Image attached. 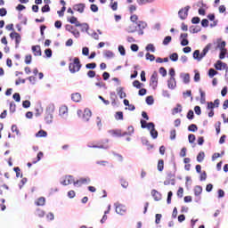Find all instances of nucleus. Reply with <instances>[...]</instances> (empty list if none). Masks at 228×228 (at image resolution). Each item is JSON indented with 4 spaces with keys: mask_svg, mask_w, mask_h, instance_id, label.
<instances>
[{
    "mask_svg": "<svg viewBox=\"0 0 228 228\" xmlns=\"http://www.w3.org/2000/svg\"><path fill=\"white\" fill-rule=\"evenodd\" d=\"M81 67H83V65L77 57L74 58L73 61L69 64V69L71 74L79 72V70H81Z\"/></svg>",
    "mask_w": 228,
    "mask_h": 228,
    "instance_id": "f257e3e1",
    "label": "nucleus"
},
{
    "mask_svg": "<svg viewBox=\"0 0 228 228\" xmlns=\"http://www.w3.org/2000/svg\"><path fill=\"white\" fill-rule=\"evenodd\" d=\"M209 49H211V44H208L206 45V47L202 50L201 53L200 50H195L193 53L194 60L200 61L202 60V58H205L206 54H208V53H209Z\"/></svg>",
    "mask_w": 228,
    "mask_h": 228,
    "instance_id": "f03ea898",
    "label": "nucleus"
},
{
    "mask_svg": "<svg viewBox=\"0 0 228 228\" xmlns=\"http://www.w3.org/2000/svg\"><path fill=\"white\" fill-rule=\"evenodd\" d=\"M190 5H187L178 12V16L182 20H186V19H188V12H190Z\"/></svg>",
    "mask_w": 228,
    "mask_h": 228,
    "instance_id": "7ed1b4c3",
    "label": "nucleus"
},
{
    "mask_svg": "<svg viewBox=\"0 0 228 228\" xmlns=\"http://www.w3.org/2000/svg\"><path fill=\"white\" fill-rule=\"evenodd\" d=\"M53 113H54V106H50L46 109L45 112V120L49 124L50 122H53Z\"/></svg>",
    "mask_w": 228,
    "mask_h": 228,
    "instance_id": "20e7f679",
    "label": "nucleus"
},
{
    "mask_svg": "<svg viewBox=\"0 0 228 228\" xmlns=\"http://www.w3.org/2000/svg\"><path fill=\"white\" fill-rule=\"evenodd\" d=\"M150 86L156 90L158 88V72L154 71L150 78Z\"/></svg>",
    "mask_w": 228,
    "mask_h": 228,
    "instance_id": "39448f33",
    "label": "nucleus"
},
{
    "mask_svg": "<svg viewBox=\"0 0 228 228\" xmlns=\"http://www.w3.org/2000/svg\"><path fill=\"white\" fill-rule=\"evenodd\" d=\"M11 38L15 39V44H16V49L19 47V45L20 44L22 37H20V34L17 32H12L10 34Z\"/></svg>",
    "mask_w": 228,
    "mask_h": 228,
    "instance_id": "423d86ee",
    "label": "nucleus"
},
{
    "mask_svg": "<svg viewBox=\"0 0 228 228\" xmlns=\"http://www.w3.org/2000/svg\"><path fill=\"white\" fill-rule=\"evenodd\" d=\"M90 178L86 177V178H79L77 181L73 182L74 186H83V184H88V183H90Z\"/></svg>",
    "mask_w": 228,
    "mask_h": 228,
    "instance_id": "0eeeda50",
    "label": "nucleus"
},
{
    "mask_svg": "<svg viewBox=\"0 0 228 228\" xmlns=\"http://www.w3.org/2000/svg\"><path fill=\"white\" fill-rule=\"evenodd\" d=\"M137 28L139 29L138 35H143V30L147 28V22L145 21H137L136 22Z\"/></svg>",
    "mask_w": 228,
    "mask_h": 228,
    "instance_id": "6e6552de",
    "label": "nucleus"
},
{
    "mask_svg": "<svg viewBox=\"0 0 228 228\" xmlns=\"http://www.w3.org/2000/svg\"><path fill=\"white\" fill-rule=\"evenodd\" d=\"M110 134H111L112 136H127V132H124L122 133V130H118V129H115V130H110Z\"/></svg>",
    "mask_w": 228,
    "mask_h": 228,
    "instance_id": "1a4fd4ad",
    "label": "nucleus"
},
{
    "mask_svg": "<svg viewBox=\"0 0 228 228\" xmlns=\"http://www.w3.org/2000/svg\"><path fill=\"white\" fill-rule=\"evenodd\" d=\"M85 8H86L85 4H77L73 6V10L75 12H78V13H83L85 12Z\"/></svg>",
    "mask_w": 228,
    "mask_h": 228,
    "instance_id": "9d476101",
    "label": "nucleus"
},
{
    "mask_svg": "<svg viewBox=\"0 0 228 228\" xmlns=\"http://www.w3.org/2000/svg\"><path fill=\"white\" fill-rule=\"evenodd\" d=\"M167 86L170 90H174L175 86H177V81H175V77H169L167 80Z\"/></svg>",
    "mask_w": 228,
    "mask_h": 228,
    "instance_id": "9b49d317",
    "label": "nucleus"
},
{
    "mask_svg": "<svg viewBox=\"0 0 228 228\" xmlns=\"http://www.w3.org/2000/svg\"><path fill=\"white\" fill-rule=\"evenodd\" d=\"M72 183H74V177L72 175H68L65 176L61 184H63V186H69V184H72Z\"/></svg>",
    "mask_w": 228,
    "mask_h": 228,
    "instance_id": "f8f14e48",
    "label": "nucleus"
},
{
    "mask_svg": "<svg viewBox=\"0 0 228 228\" xmlns=\"http://www.w3.org/2000/svg\"><path fill=\"white\" fill-rule=\"evenodd\" d=\"M92 118V110L90 109H85L84 114H83V118L85 122H88L90 118Z\"/></svg>",
    "mask_w": 228,
    "mask_h": 228,
    "instance_id": "ddd939ff",
    "label": "nucleus"
},
{
    "mask_svg": "<svg viewBox=\"0 0 228 228\" xmlns=\"http://www.w3.org/2000/svg\"><path fill=\"white\" fill-rule=\"evenodd\" d=\"M180 38H182L181 45H183V47L188 45V44H190V41H188L187 33L181 34Z\"/></svg>",
    "mask_w": 228,
    "mask_h": 228,
    "instance_id": "4468645a",
    "label": "nucleus"
},
{
    "mask_svg": "<svg viewBox=\"0 0 228 228\" xmlns=\"http://www.w3.org/2000/svg\"><path fill=\"white\" fill-rule=\"evenodd\" d=\"M216 70H222V69H227V64L222 61H217L215 64Z\"/></svg>",
    "mask_w": 228,
    "mask_h": 228,
    "instance_id": "2eb2a0df",
    "label": "nucleus"
},
{
    "mask_svg": "<svg viewBox=\"0 0 228 228\" xmlns=\"http://www.w3.org/2000/svg\"><path fill=\"white\" fill-rule=\"evenodd\" d=\"M32 52L36 56H42V49L40 48V45L32 46Z\"/></svg>",
    "mask_w": 228,
    "mask_h": 228,
    "instance_id": "dca6fc26",
    "label": "nucleus"
},
{
    "mask_svg": "<svg viewBox=\"0 0 228 228\" xmlns=\"http://www.w3.org/2000/svg\"><path fill=\"white\" fill-rule=\"evenodd\" d=\"M71 101H73V102H81V94L79 93L72 94Z\"/></svg>",
    "mask_w": 228,
    "mask_h": 228,
    "instance_id": "f3484780",
    "label": "nucleus"
},
{
    "mask_svg": "<svg viewBox=\"0 0 228 228\" xmlns=\"http://www.w3.org/2000/svg\"><path fill=\"white\" fill-rule=\"evenodd\" d=\"M68 22H70V24H75L76 28H79V20H77V18L75 16L68 18Z\"/></svg>",
    "mask_w": 228,
    "mask_h": 228,
    "instance_id": "a211bd4d",
    "label": "nucleus"
},
{
    "mask_svg": "<svg viewBox=\"0 0 228 228\" xmlns=\"http://www.w3.org/2000/svg\"><path fill=\"white\" fill-rule=\"evenodd\" d=\"M151 195L154 200H161V193L158 192V191L156 190L151 191Z\"/></svg>",
    "mask_w": 228,
    "mask_h": 228,
    "instance_id": "6ab92c4d",
    "label": "nucleus"
},
{
    "mask_svg": "<svg viewBox=\"0 0 228 228\" xmlns=\"http://www.w3.org/2000/svg\"><path fill=\"white\" fill-rule=\"evenodd\" d=\"M36 206H45V198L40 197L35 201Z\"/></svg>",
    "mask_w": 228,
    "mask_h": 228,
    "instance_id": "aec40b11",
    "label": "nucleus"
},
{
    "mask_svg": "<svg viewBox=\"0 0 228 228\" xmlns=\"http://www.w3.org/2000/svg\"><path fill=\"white\" fill-rule=\"evenodd\" d=\"M47 136V132L45 130H39L36 134V138H45Z\"/></svg>",
    "mask_w": 228,
    "mask_h": 228,
    "instance_id": "412c9836",
    "label": "nucleus"
},
{
    "mask_svg": "<svg viewBox=\"0 0 228 228\" xmlns=\"http://www.w3.org/2000/svg\"><path fill=\"white\" fill-rule=\"evenodd\" d=\"M157 168H158L159 172H163V170L165 168V161L163 159L159 160Z\"/></svg>",
    "mask_w": 228,
    "mask_h": 228,
    "instance_id": "4be33fe9",
    "label": "nucleus"
},
{
    "mask_svg": "<svg viewBox=\"0 0 228 228\" xmlns=\"http://www.w3.org/2000/svg\"><path fill=\"white\" fill-rule=\"evenodd\" d=\"M200 193H202V186L197 185L194 187V195L195 197H200Z\"/></svg>",
    "mask_w": 228,
    "mask_h": 228,
    "instance_id": "5701e85b",
    "label": "nucleus"
},
{
    "mask_svg": "<svg viewBox=\"0 0 228 228\" xmlns=\"http://www.w3.org/2000/svg\"><path fill=\"white\" fill-rule=\"evenodd\" d=\"M204 158H206V154L204 151H200L197 156V162L202 163L204 161Z\"/></svg>",
    "mask_w": 228,
    "mask_h": 228,
    "instance_id": "b1692460",
    "label": "nucleus"
},
{
    "mask_svg": "<svg viewBox=\"0 0 228 228\" xmlns=\"http://www.w3.org/2000/svg\"><path fill=\"white\" fill-rule=\"evenodd\" d=\"M59 113L61 116L66 115V113H69V108L65 105H62L59 110Z\"/></svg>",
    "mask_w": 228,
    "mask_h": 228,
    "instance_id": "393cba45",
    "label": "nucleus"
},
{
    "mask_svg": "<svg viewBox=\"0 0 228 228\" xmlns=\"http://www.w3.org/2000/svg\"><path fill=\"white\" fill-rule=\"evenodd\" d=\"M36 216H38L39 218H44L45 216V211L43 209L37 208L36 210Z\"/></svg>",
    "mask_w": 228,
    "mask_h": 228,
    "instance_id": "a878e982",
    "label": "nucleus"
},
{
    "mask_svg": "<svg viewBox=\"0 0 228 228\" xmlns=\"http://www.w3.org/2000/svg\"><path fill=\"white\" fill-rule=\"evenodd\" d=\"M88 147H90V148H92V149H108V147L105 146V145L102 144V143L88 145Z\"/></svg>",
    "mask_w": 228,
    "mask_h": 228,
    "instance_id": "bb28decb",
    "label": "nucleus"
},
{
    "mask_svg": "<svg viewBox=\"0 0 228 228\" xmlns=\"http://www.w3.org/2000/svg\"><path fill=\"white\" fill-rule=\"evenodd\" d=\"M181 111H183V106L177 104L176 107L173 109V115H177V113H181Z\"/></svg>",
    "mask_w": 228,
    "mask_h": 228,
    "instance_id": "cd10ccee",
    "label": "nucleus"
},
{
    "mask_svg": "<svg viewBox=\"0 0 228 228\" xmlns=\"http://www.w3.org/2000/svg\"><path fill=\"white\" fill-rule=\"evenodd\" d=\"M118 94L119 95L120 99H126V93L124 92V87H119V88L118 89Z\"/></svg>",
    "mask_w": 228,
    "mask_h": 228,
    "instance_id": "c85d7f7f",
    "label": "nucleus"
},
{
    "mask_svg": "<svg viewBox=\"0 0 228 228\" xmlns=\"http://www.w3.org/2000/svg\"><path fill=\"white\" fill-rule=\"evenodd\" d=\"M78 28H81V31L85 32V31H88L89 29V26L88 23H79Z\"/></svg>",
    "mask_w": 228,
    "mask_h": 228,
    "instance_id": "c756f323",
    "label": "nucleus"
},
{
    "mask_svg": "<svg viewBox=\"0 0 228 228\" xmlns=\"http://www.w3.org/2000/svg\"><path fill=\"white\" fill-rule=\"evenodd\" d=\"M115 118L116 120H124V112L122 111L116 112Z\"/></svg>",
    "mask_w": 228,
    "mask_h": 228,
    "instance_id": "7c9ffc66",
    "label": "nucleus"
},
{
    "mask_svg": "<svg viewBox=\"0 0 228 228\" xmlns=\"http://www.w3.org/2000/svg\"><path fill=\"white\" fill-rule=\"evenodd\" d=\"M188 131H191V133H196V131H199V127L195 124H191L188 126Z\"/></svg>",
    "mask_w": 228,
    "mask_h": 228,
    "instance_id": "2f4dec72",
    "label": "nucleus"
},
{
    "mask_svg": "<svg viewBox=\"0 0 228 228\" xmlns=\"http://www.w3.org/2000/svg\"><path fill=\"white\" fill-rule=\"evenodd\" d=\"M182 77L185 85H188V83H190V74L188 73L183 74Z\"/></svg>",
    "mask_w": 228,
    "mask_h": 228,
    "instance_id": "473e14b6",
    "label": "nucleus"
},
{
    "mask_svg": "<svg viewBox=\"0 0 228 228\" xmlns=\"http://www.w3.org/2000/svg\"><path fill=\"white\" fill-rule=\"evenodd\" d=\"M116 213H118V215H124V213H126V209H124L122 206H118L116 207Z\"/></svg>",
    "mask_w": 228,
    "mask_h": 228,
    "instance_id": "72a5a7b5",
    "label": "nucleus"
},
{
    "mask_svg": "<svg viewBox=\"0 0 228 228\" xmlns=\"http://www.w3.org/2000/svg\"><path fill=\"white\" fill-rule=\"evenodd\" d=\"M103 55L105 56V58H113V56H115V54L113 53V52L110 51V50H106L103 53Z\"/></svg>",
    "mask_w": 228,
    "mask_h": 228,
    "instance_id": "f704fd0d",
    "label": "nucleus"
},
{
    "mask_svg": "<svg viewBox=\"0 0 228 228\" xmlns=\"http://www.w3.org/2000/svg\"><path fill=\"white\" fill-rule=\"evenodd\" d=\"M133 86H134V88H137L140 90V88H142V86H143V84H142L140 81L138 80H134L133 82Z\"/></svg>",
    "mask_w": 228,
    "mask_h": 228,
    "instance_id": "c9c22d12",
    "label": "nucleus"
},
{
    "mask_svg": "<svg viewBox=\"0 0 228 228\" xmlns=\"http://www.w3.org/2000/svg\"><path fill=\"white\" fill-rule=\"evenodd\" d=\"M42 158H44V152L39 151V152L37 153V159L34 160V161H32V163H33V164L38 163V161H40V159H42Z\"/></svg>",
    "mask_w": 228,
    "mask_h": 228,
    "instance_id": "e433bc0d",
    "label": "nucleus"
},
{
    "mask_svg": "<svg viewBox=\"0 0 228 228\" xmlns=\"http://www.w3.org/2000/svg\"><path fill=\"white\" fill-rule=\"evenodd\" d=\"M136 29H137L136 26L130 25L127 28V33H136Z\"/></svg>",
    "mask_w": 228,
    "mask_h": 228,
    "instance_id": "4c0bfd02",
    "label": "nucleus"
},
{
    "mask_svg": "<svg viewBox=\"0 0 228 228\" xmlns=\"http://www.w3.org/2000/svg\"><path fill=\"white\" fill-rule=\"evenodd\" d=\"M172 42V37L167 36L163 40V45H168Z\"/></svg>",
    "mask_w": 228,
    "mask_h": 228,
    "instance_id": "58836bf2",
    "label": "nucleus"
},
{
    "mask_svg": "<svg viewBox=\"0 0 228 228\" xmlns=\"http://www.w3.org/2000/svg\"><path fill=\"white\" fill-rule=\"evenodd\" d=\"M169 58L172 61H177V60H179V54H177V53H174L169 56Z\"/></svg>",
    "mask_w": 228,
    "mask_h": 228,
    "instance_id": "ea45409f",
    "label": "nucleus"
},
{
    "mask_svg": "<svg viewBox=\"0 0 228 228\" xmlns=\"http://www.w3.org/2000/svg\"><path fill=\"white\" fill-rule=\"evenodd\" d=\"M146 51H151V53H156V47H154V45L149 44L146 46Z\"/></svg>",
    "mask_w": 228,
    "mask_h": 228,
    "instance_id": "a19ab883",
    "label": "nucleus"
},
{
    "mask_svg": "<svg viewBox=\"0 0 228 228\" xmlns=\"http://www.w3.org/2000/svg\"><path fill=\"white\" fill-rule=\"evenodd\" d=\"M216 74H218V71L215 70V69H210L208 70L209 77H215V76H216Z\"/></svg>",
    "mask_w": 228,
    "mask_h": 228,
    "instance_id": "79ce46f5",
    "label": "nucleus"
},
{
    "mask_svg": "<svg viewBox=\"0 0 228 228\" xmlns=\"http://www.w3.org/2000/svg\"><path fill=\"white\" fill-rule=\"evenodd\" d=\"M65 29H66V31H69V33H72V31H74L76 29V28H74V26H72L70 24H67V25H65Z\"/></svg>",
    "mask_w": 228,
    "mask_h": 228,
    "instance_id": "37998d69",
    "label": "nucleus"
},
{
    "mask_svg": "<svg viewBox=\"0 0 228 228\" xmlns=\"http://www.w3.org/2000/svg\"><path fill=\"white\" fill-rule=\"evenodd\" d=\"M65 29H66V31H69V33H72V31H74L76 29V28H74V26H72L70 24H67V25H65Z\"/></svg>",
    "mask_w": 228,
    "mask_h": 228,
    "instance_id": "c03bdc74",
    "label": "nucleus"
},
{
    "mask_svg": "<svg viewBox=\"0 0 228 228\" xmlns=\"http://www.w3.org/2000/svg\"><path fill=\"white\" fill-rule=\"evenodd\" d=\"M145 57L146 60H150V61H154V60H156V56H154V54H151L150 53H147Z\"/></svg>",
    "mask_w": 228,
    "mask_h": 228,
    "instance_id": "a18cd8bd",
    "label": "nucleus"
},
{
    "mask_svg": "<svg viewBox=\"0 0 228 228\" xmlns=\"http://www.w3.org/2000/svg\"><path fill=\"white\" fill-rule=\"evenodd\" d=\"M33 60V57L31 56V54H28L25 56V63L26 65H29V63H31V61Z\"/></svg>",
    "mask_w": 228,
    "mask_h": 228,
    "instance_id": "49530a36",
    "label": "nucleus"
},
{
    "mask_svg": "<svg viewBox=\"0 0 228 228\" xmlns=\"http://www.w3.org/2000/svg\"><path fill=\"white\" fill-rule=\"evenodd\" d=\"M120 184L123 188H127V186H129V182L126 181V179L122 178L120 180Z\"/></svg>",
    "mask_w": 228,
    "mask_h": 228,
    "instance_id": "de8ad7c7",
    "label": "nucleus"
},
{
    "mask_svg": "<svg viewBox=\"0 0 228 228\" xmlns=\"http://www.w3.org/2000/svg\"><path fill=\"white\" fill-rule=\"evenodd\" d=\"M146 102L147 104H149V106L154 104V97L152 96L146 97Z\"/></svg>",
    "mask_w": 228,
    "mask_h": 228,
    "instance_id": "09e8293b",
    "label": "nucleus"
},
{
    "mask_svg": "<svg viewBox=\"0 0 228 228\" xmlns=\"http://www.w3.org/2000/svg\"><path fill=\"white\" fill-rule=\"evenodd\" d=\"M41 12L43 13H46L47 12H51V7L49 6V4H45L42 7Z\"/></svg>",
    "mask_w": 228,
    "mask_h": 228,
    "instance_id": "8fccbe9b",
    "label": "nucleus"
},
{
    "mask_svg": "<svg viewBox=\"0 0 228 228\" xmlns=\"http://www.w3.org/2000/svg\"><path fill=\"white\" fill-rule=\"evenodd\" d=\"M220 54H219V58L220 60H224V58H225V54H227V49H223L220 50Z\"/></svg>",
    "mask_w": 228,
    "mask_h": 228,
    "instance_id": "3c124183",
    "label": "nucleus"
},
{
    "mask_svg": "<svg viewBox=\"0 0 228 228\" xmlns=\"http://www.w3.org/2000/svg\"><path fill=\"white\" fill-rule=\"evenodd\" d=\"M13 170L16 173V177H22V174H20V167H16Z\"/></svg>",
    "mask_w": 228,
    "mask_h": 228,
    "instance_id": "603ef678",
    "label": "nucleus"
},
{
    "mask_svg": "<svg viewBox=\"0 0 228 228\" xmlns=\"http://www.w3.org/2000/svg\"><path fill=\"white\" fill-rule=\"evenodd\" d=\"M151 135L152 136V138L154 140H156V138H158V132H157L156 128H152L151 130Z\"/></svg>",
    "mask_w": 228,
    "mask_h": 228,
    "instance_id": "864d4df0",
    "label": "nucleus"
},
{
    "mask_svg": "<svg viewBox=\"0 0 228 228\" xmlns=\"http://www.w3.org/2000/svg\"><path fill=\"white\" fill-rule=\"evenodd\" d=\"M159 74H161L162 77H166L167 69L164 67L159 68Z\"/></svg>",
    "mask_w": 228,
    "mask_h": 228,
    "instance_id": "5fc2aeb1",
    "label": "nucleus"
},
{
    "mask_svg": "<svg viewBox=\"0 0 228 228\" xmlns=\"http://www.w3.org/2000/svg\"><path fill=\"white\" fill-rule=\"evenodd\" d=\"M71 34L75 37V38H79V37H81V33H79V30L77 28H75Z\"/></svg>",
    "mask_w": 228,
    "mask_h": 228,
    "instance_id": "6e6d98bb",
    "label": "nucleus"
},
{
    "mask_svg": "<svg viewBox=\"0 0 228 228\" xmlns=\"http://www.w3.org/2000/svg\"><path fill=\"white\" fill-rule=\"evenodd\" d=\"M12 99H14V101H16V102H20V94L19 93H15L12 95Z\"/></svg>",
    "mask_w": 228,
    "mask_h": 228,
    "instance_id": "4d7b16f0",
    "label": "nucleus"
},
{
    "mask_svg": "<svg viewBox=\"0 0 228 228\" xmlns=\"http://www.w3.org/2000/svg\"><path fill=\"white\" fill-rule=\"evenodd\" d=\"M90 10L95 13V12H99V7L97 6V4H93L90 6Z\"/></svg>",
    "mask_w": 228,
    "mask_h": 228,
    "instance_id": "13d9d810",
    "label": "nucleus"
},
{
    "mask_svg": "<svg viewBox=\"0 0 228 228\" xmlns=\"http://www.w3.org/2000/svg\"><path fill=\"white\" fill-rule=\"evenodd\" d=\"M225 45H226L225 41H222L221 43H219V44L217 45V47H218V49H220V50H224V49H226V48H225Z\"/></svg>",
    "mask_w": 228,
    "mask_h": 228,
    "instance_id": "bf43d9fd",
    "label": "nucleus"
},
{
    "mask_svg": "<svg viewBox=\"0 0 228 228\" xmlns=\"http://www.w3.org/2000/svg\"><path fill=\"white\" fill-rule=\"evenodd\" d=\"M130 20H131V22H134V23L135 22V24H136V22L138 21V15H136V14L131 15Z\"/></svg>",
    "mask_w": 228,
    "mask_h": 228,
    "instance_id": "052dcab7",
    "label": "nucleus"
},
{
    "mask_svg": "<svg viewBox=\"0 0 228 228\" xmlns=\"http://www.w3.org/2000/svg\"><path fill=\"white\" fill-rule=\"evenodd\" d=\"M193 117H194V113H193V110H189L188 113H187V118L189 120H193Z\"/></svg>",
    "mask_w": 228,
    "mask_h": 228,
    "instance_id": "680f3d73",
    "label": "nucleus"
},
{
    "mask_svg": "<svg viewBox=\"0 0 228 228\" xmlns=\"http://www.w3.org/2000/svg\"><path fill=\"white\" fill-rule=\"evenodd\" d=\"M118 52L120 53L121 56H126V48H124L122 45L118 46Z\"/></svg>",
    "mask_w": 228,
    "mask_h": 228,
    "instance_id": "e2e57ef3",
    "label": "nucleus"
},
{
    "mask_svg": "<svg viewBox=\"0 0 228 228\" xmlns=\"http://www.w3.org/2000/svg\"><path fill=\"white\" fill-rule=\"evenodd\" d=\"M188 138H189V143H193L195 142V134H190Z\"/></svg>",
    "mask_w": 228,
    "mask_h": 228,
    "instance_id": "0e129e2a",
    "label": "nucleus"
},
{
    "mask_svg": "<svg viewBox=\"0 0 228 228\" xmlns=\"http://www.w3.org/2000/svg\"><path fill=\"white\" fill-rule=\"evenodd\" d=\"M176 132L175 129L171 130L170 132V140H175Z\"/></svg>",
    "mask_w": 228,
    "mask_h": 228,
    "instance_id": "69168bd1",
    "label": "nucleus"
},
{
    "mask_svg": "<svg viewBox=\"0 0 228 228\" xmlns=\"http://www.w3.org/2000/svg\"><path fill=\"white\" fill-rule=\"evenodd\" d=\"M200 22V18H199V17H193L191 19V23L192 24H199Z\"/></svg>",
    "mask_w": 228,
    "mask_h": 228,
    "instance_id": "338daca9",
    "label": "nucleus"
},
{
    "mask_svg": "<svg viewBox=\"0 0 228 228\" xmlns=\"http://www.w3.org/2000/svg\"><path fill=\"white\" fill-rule=\"evenodd\" d=\"M95 67H97V64L95 62L88 63L86 65V68L87 69H95Z\"/></svg>",
    "mask_w": 228,
    "mask_h": 228,
    "instance_id": "774afa93",
    "label": "nucleus"
}]
</instances>
